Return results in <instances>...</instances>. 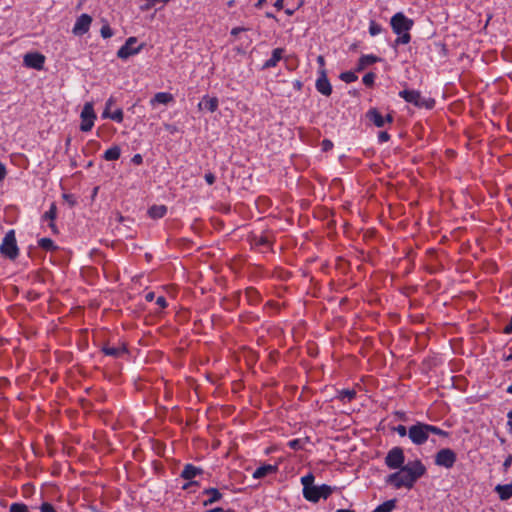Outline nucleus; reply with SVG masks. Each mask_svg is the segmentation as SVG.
<instances>
[{
    "label": "nucleus",
    "mask_w": 512,
    "mask_h": 512,
    "mask_svg": "<svg viewBox=\"0 0 512 512\" xmlns=\"http://www.w3.org/2000/svg\"><path fill=\"white\" fill-rule=\"evenodd\" d=\"M283 3H284V0H276V2L274 3V6H275V8L280 10L283 8Z\"/></svg>",
    "instance_id": "nucleus-52"
},
{
    "label": "nucleus",
    "mask_w": 512,
    "mask_h": 512,
    "mask_svg": "<svg viewBox=\"0 0 512 512\" xmlns=\"http://www.w3.org/2000/svg\"><path fill=\"white\" fill-rule=\"evenodd\" d=\"M318 74L319 76L316 80L317 91L324 96H330L332 93V86L327 78L326 70L319 69Z\"/></svg>",
    "instance_id": "nucleus-12"
},
{
    "label": "nucleus",
    "mask_w": 512,
    "mask_h": 512,
    "mask_svg": "<svg viewBox=\"0 0 512 512\" xmlns=\"http://www.w3.org/2000/svg\"><path fill=\"white\" fill-rule=\"evenodd\" d=\"M0 252L9 259H15L18 256L14 230H10L5 234L2 244L0 245Z\"/></svg>",
    "instance_id": "nucleus-4"
},
{
    "label": "nucleus",
    "mask_w": 512,
    "mask_h": 512,
    "mask_svg": "<svg viewBox=\"0 0 512 512\" xmlns=\"http://www.w3.org/2000/svg\"><path fill=\"white\" fill-rule=\"evenodd\" d=\"M427 429H428L429 435L432 433V434H437V435L442 436V437H447L448 436V432L438 428L437 426L427 424Z\"/></svg>",
    "instance_id": "nucleus-32"
},
{
    "label": "nucleus",
    "mask_w": 512,
    "mask_h": 512,
    "mask_svg": "<svg viewBox=\"0 0 512 512\" xmlns=\"http://www.w3.org/2000/svg\"><path fill=\"white\" fill-rule=\"evenodd\" d=\"M202 469L192 465L186 464L181 472V477L185 480H189L190 482L183 486V489H187L190 485L196 484V482L192 481L196 476L202 474Z\"/></svg>",
    "instance_id": "nucleus-14"
},
{
    "label": "nucleus",
    "mask_w": 512,
    "mask_h": 512,
    "mask_svg": "<svg viewBox=\"0 0 512 512\" xmlns=\"http://www.w3.org/2000/svg\"><path fill=\"white\" fill-rule=\"evenodd\" d=\"M396 507V500H388L377 506L372 512H391Z\"/></svg>",
    "instance_id": "nucleus-27"
},
{
    "label": "nucleus",
    "mask_w": 512,
    "mask_h": 512,
    "mask_svg": "<svg viewBox=\"0 0 512 512\" xmlns=\"http://www.w3.org/2000/svg\"><path fill=\"white\" fill-rule=\"evenodd\" d=\"M322 144H323L324 150H328L333 146L332 142L329 140H324Z\"/></svg>",
    "instance_id": "nucleus-51"
},
{
    "label": "nucleus",
    "mask_w": 512,
    "mask_h": 512,
    "mask_svg": "<svg viewBox=\"0 0 512 512\" xmlns=\"http://www.w3.org/2000/svg\"><path fill=\"white\" fill-rule=\"evenodd\" d=\"M40 512H56V510L50 503L45 502L40 506Z\"/></svg>",
    "instance_id": "nucleus-38"
},
{
    "label": "nucleus",
    "mask_w": 512,
    "mask_h": 512,
    "mask_svg": "<svg viewBox=\"0 0 512 512\" xmlns=\"http://www.w3.org/2000/svg\"><path fill=\"white\" fill-rule=\"evenodd\" d=\"M242 31H246V28H243V27H235L231 30V35L233 36H236L238 35L240 32Z\"/></svg>",
    "instance_id": "nucleus-48"
},
{
    "label": "nucleus",
    "mask_w": 512,
    "mask_h": 512,
    "mask_svg": "<svg viewBox=\"0 0 512 512\" xmlns=\"http://www.w3.org/2000/svg\"><path fill=\"white\" fill-rule=\"evenodd\" d=\"M356 395L354 390H342L339 394V397L343 401H351Z\"/></svg>",
    "instance_id": "nucleus-34"
},
{
    "label": "nucleus",
    "mask_w": 512,
    "mask_h": 512,
    "mask_svg": "<svg viewBox=\"0 0 512 512\" xmlns=\"http://www.w3.org/2000/svg\"><path fill=\"white\" fill-rule=\"evenodd\" d=\"M23 62L26 67L41 70L45 62V57L37 52L27 53L24 55Z\"/></svg>",
    "instance_id": "nucleus-13"
},
{
    "label": "nucleus",
    "mask_w": 512,
    "mask_h": 512,
    "mask_svg": "<svg viewBox=\"0 0 512 512\" xmlns=\"http://www.w3.org/2000/svg\"><path fill=\"white\" fill-rule=\"evenodd\" d=\"M333 492V488L323 484L321 486H313L307 490L305 499L311 502H317L320 498H328Z\"/></svg>",
    "instance_id": "nucleus-9"
},
{
    "label": "nucleus",
    "mask_w": 512,
    "mask_h": 512,
    "mask_svg": "<svg viewBox=\"0 0 512 512\" xmlns=\"http://www.w3.org/2000/svg\"><path fill=\"white\" fill-rule=\"evenodd\" d=\"M394 431H396L401 437L408 435V431L404 425H398L394 428Z\"/></svg>",
    "instance_id": "nucleus-39"
},
{
    "label": "nucleus",
    "mask_w": 512,
    "mask_h": 512,
    "mask_svg": "<svg viewBox=\"0 0 512 512\" xmlns=\"http://www.w3.org/2000/svg\"><path fill=\"white\" fill-rule=\"evenodd\" d=\"M399 96L406 102L412 103L417 107H425L431 109L434 106L433 100L423 98L421 93L417 90H402L399 92Z\"/></svg>",
    "instance_id": "nucleus-3"
},
{
    "label": "nucleus",
    "mask_w": 512,
    "mask_h": 512,
    "mask_svg": "<svg viewBox=\"0 0 512 512\" xmlns=\"http://www.w3.org/2000/svg\"><path fill=\"white\" fill-rule=\"evenodd\" d=\"M210 512H234V511H232V510L224 511L222 508L217 507V508L212 509Z\"/></svg>",
    "instance_id": "nucleus-54"
},
{
    "label": "nucleus",
    "mask_w": 512,
    "mask_h": 512,
    "mask_svg": "<svg viewBox=\"0 0 512 512\" xmlns=\"http://www.w3.org/2000/svg\"><path fill=\"white\" fill-rule=\"evenodd\" d=\"M136 43H137L136 37H129L126 40L125 44L118 50L117 56L120 59L126 60L130 56L138 54L141 51L143 45H139L136 47L135 46Z\"/></svg>",
    "instance_id": "nucleus-10"
},
{
    "label": "nucleus",
    "mask_w": 512,
    "mask_h": 512,
    "mask_svg": "<svg viewBox=\"0 0 512 512\" xmlns=\"http://www.w3.org/2000/svg\"><path fill=\"white\" fill-rule=\"evenodd\" d=\"M413 22L408 19L403 13H396L391 18V27L398 35L395 40L396 45L400 44H408L411 40V36L409 34V30L411 29Z\"/></svg>",
    "instance_id": "nucleus-2"
},
{
    "label": "nucleus",
    "mask_w": 512,
    "mask_h": 512,
    "mask_svg": "<svg viewBox=\"0 0 512 512\" xmlns=\"http://www.w3.org/2000/svg\"><path fill=\"white\" fill-rule=\"evenodd\" d=\"M286 13H287L288 15H292V14H293V11H291V10H287V11H286Z\"/></svg>",
    "instance_id": "nucleus-59"
},
{
    "label": "nucleus",
    "mask_w": 512,
    "mask_h": 512,
    "mask_svg": "<svg viewBox=\"0 0 512 512\" xmlns=\"http://www.w3.org/2000/svg\"><path fill=\"white\" fill-rule=\"evenodd\" d=\"M378 61H380V58L375 55H372V54L363 55L359 58L356 70L362 71L365 68H367L368 66H370Z\"/></svg>",
    "instance_id": "nucleus-20"
},
{
    "label": "nucleus",
    "mask_w": 512,
    "mask_h": 512,
    "mask_svg": "<svg viewBox=\"0 0 512 512\" xmlns=\"http://www.w3.org/2000/svg\"><path fill=\"white\" fill-rule=\"evenodd\" d=\"M511 462H512V457L507 458L504 462V467L508 468L511 465Z\"/></svg>",
    "instance_id": "nucleus-55"
},
{
    "label": "nucleus",
    "mask_w": 512,
    "mask_h": 512,
    "mask_svg": "<svg viewBox=\"0 0 512 512\" xmlns=\"http://www.w3.org/2000/svg\"><path fill=\"white\" fill-rule=\"evenodd\" d=\"M91 23L92 17L88 14H82L76 19L72 31L75 35L82 36L89 31Z\"/></svg>",
    "instance_id": "nucleus-11"
},
{
    "label": "nucleus",
    "mask_w": 512,
    "mask_h": 512,
    "mask_svg": "<svg viewBox=\"0 0 512 512\" xmlns=\"http://www.w3.org/2000/svg\"><path fill=\"white\" fill-rule=\"evenodd\" d=\"M285 50L283 48H276L272 51L271 58L266 60L262 66V69H270L277 66L282 60Z\"/></svg>",
    "instance_id": "nucleus-17"
},
{
    "label": "nucleus",
    "mask_w": 512,
    "mask_h": 512,
    "mask_svg": "<svg viewBox=\"0 0 512 512\" xmlns=\"http://www.w3.org/2000/svg\"><path fill=\"white\" fill-rule=\"evenodd\" d=\"M155 297V294L153 292H149L146 294V300L147 301H152Z\"/></svg>",
    "instance_id": "nucleus-53"
},
{
    "label": "nucleus",
    "mask_w": 512,
    "mask_h": 512,
    "mask_svg": "<svg viewBox=\"0 0 512 512\" xmlns=\"http://www.w3.org/2000/svg\"><path fill=\"white\" fill-rule=\"evenodd\" d=\"M204 495H207L209 498L204 501V506L212 505L213 503L219 501L222 498V494L216 488H208L203 491Z\"/></svg>",
    "instance_id": "nucleus-21"
},
{
    "label": "nucleus",
    "mask_w": 512,
    "mask_h": 512,
    "mask_svg": "<svg viewBox=\"0 0 512 512\" xmlns=\"http://www.w3.org/2000/svg\"><path fill=\"white\" fill-rule=\"evenodd\" d=\"M265 2H266V0H258L257 3L255 4V6L257 8H261Z\"/></svg>",
    "instance_id": "nucleus-56"
},
{
    "label": "nucleus",
    "mask_w": 512,
    "mask_h": 512,
    "mask_svg": "<svg viewBox=\"0 0 512 512\" xmlns=\"http://www.w3.org/2000/svg\"><path fill=\"white\" fill-rule=\"evenodd\" d=\"M382 31V27L380 24L376 23L375 21H371L370 22V25H369V33L372 35V36H376L378 34H380Z\"/></svg>",
    "instance_id": "nucleus-35"
},
{
    "label": "nucleus",
    "mask_w": 512,
    "mask_h": 512,
    "mask_svg": "<svg viewBox=\"0 0 512 512\" xmlns=\"http://www.w3.org/2000/svg\"><path fill=\"white\" fill-rule=\"evenodd\" d=\"M102 117L110 118V119L116 121L117 123H121L123 121L124 114H123L122 109L118 108L114 112L103 111Z\"/></svg>",
    "instance_id": "nucleus-25"
},
{
    "label": "nucleus",
    "mask_w": 512,
    "mask_h": 512,
    "mask_svg": "<svg viewBox=\"0 0 512 512\" xmlns=\"http://www.w3.org/2000/svg\"><path fill=\"white\" fill-rule=\"evenodd\" d=\"M158 2H162L164 4L168 3L169 0H146V6L147 8H151L155 6Z\"/></svg>",
    "instance_id": "nucleus-41"
},
{
    "label": "nucleus",
    "mask_w": 512,
    "mask_h": 512,
    "mask_svg": "<svg viewBox=\"0 0 512 512\" xmlns=\"http://www.w3.org/2000/svg\"><path fill=\"white\" fill-rule=\"evenodd\" d=\"M303 3H304V0H301V1H300V5H302Z\"/></svg>",
    "instance_id": "nucleus-60"
},
{
    "label": "nucleus",
    "mask_w": 512,
    "mask_h": 512,
    "mask_svg": "<svg viewBox=\"0 0 512 512\" xmlns=\"http://www.w3.org/2000/svg\"><path fill=\"white\" fill-rule=\"evenodd\" d=\"M100 33L101 36L105 39L113 36V31L107 23L101 27Z\"/></svg>",
    "instance_id": "nucleus-36"
},
{
    "label": "nucleus",
    "mask_w": 512,
    "mask_h": 512,
    "mask_svg": "<svg viewBox=\"0 0 512 512\" xmlns=\"http://www.w3.org/2000/svg\"><path fill=\"white\" fill-rule=\"evenodd\" d=\"M288 446L291 449L298 450L301 448V441L299 439H294L288 442Z\"/></svg>",
    "instance_id": "nucleus-40"
},
{
    "label": "nucleus",
    "mask_w": 512,
    "mask_h": 512,
    "mask_svg": "<svg viewBox=\"0 0 512 512\" xmlns=\"http://www.w3.org/2000/svg\"><path fill=\"white\" fill-rule=\"evenodd\" d=\"M375 78H376V75L372 72H369L364 75L362 80L366 86H372L374 84Z\"/></svg>",
    "instance_id": "nucleus-37"
},
{
    "label": "nucleus",
    "mask_w": 512,
    "mask_h": 512,
    "mask_svg": "<svg viewBox=\"0 0 512 512\" xmlns=\"http://www.w3.org/2000/svg\"><path fill=\"white\" fill-rule=\"evenodd\" d=\"M277 466L276 465H271V464H265V465H262L260 467H258L254 472H253V478L255 479H261V478H264L268 475H271V474H274L277 472Z\"/></svg>",
    "instance_id": "nucleus-18"
},
{
    "label": "nucleus",
    "mask_w": 512,
    "mask_h": 512,
    "mask_svg": "<svg viewBox=\"0 0 512 512\" xmlns=\"http://www.w3.org/2000/svg\"><path fill=\"white\" fill-rule=\"evenodd\" d=\"M167 213V207L164 205H154L148 210V214L153 219H160Z\"/></svg>",
    "instance_id": "nucleus-24"
},
{
    "label": "nucleus",
    "mask_w": 512,
    "mask_h": 512,
    "mask_svg": "<svg viewBox=\"0 0 512 512\" xmlns=\"http://www.w3.org/2000/svg\"><path fill=\"white\" fill-rule=\"evenodd\" d=\"M317 62H318V64H319V66H320V69H324V66H325V59H324V57H323L322 55H319V56L317 57Z\"/></svg>",
    "instance_id": "nucleus-49"
},
{
    "label": "nucleus",
    "mask_w": 512,
    "mask_h": 512,
    "mask_svg": "<svg viewBox=\"0 0 512 512\" xmlns=\"http://www.w3.org/2000/svg\"><path fill=\"white\" fill-rule=\"evenodd\" d=\"M174 100L173 95L167 92H158L154 95V97L150 100V104L152 107H155L157 104H168Z\"/></svg>",
    "instance_id": "nucleus-19"
},
{
    "label": "nucleus",
    "mask_w": 512,
    "mask_h": 512,
    "mask_svg": "<svg viewBox=\"0 0 512 512\" xmlns=\"http://www.w3.org/2000/svg\"><path fill=\"white\" fill-rule=\"evenodd\" d=\"M313 482H314V476L313 474L309 473L305 476H303L301 478V483L303 485V496L305 497V495L307 494V490H309V488L313 487Z\"/></svg>",
    "instance_id": "nucleus-28"
},
{
    "label": "nucleus",
    "mask_w": 512,
    "mask_h": 512,
    "mask_svg": "<svg viewBox=\"0 0 512 512\" xmlns=\"http://www.w3.org/2000/svg\"><path fill=\"white\" fill-rule=\"evenodd\" d=\"M103 352L106 355L118 357L125 352L124 347H104Z\"/></svg>",
    "instance_id": "nucleus-29"
},
{
    "label": "nucleus",
    "mask_w": 512,
    "mask_h": 512,
    "mask_svg": "<svg viewBox=\"0 0 512 512\" xmlns=\"http://www.w3.org/2000/svg\"><path fill=\"white\" fill-rule=\"evenodd\" d=\"M56 211H57V208H56V205L55 203H52L50 205V208L49 210H47L44 215L42 216L43 220L44 221H47L49 220L50 221V224L49 226L54 230L55 228V224L53 223V220L56 218Z\"/></svg>",
    "instance_id": "nucleus-26"
},
{
    "label": "nucleus",
    "mask_w": 512,
    "mask_h": 512,
    "mask_svg": "<svg viewBox=\"0 0 512 512\" xmlns=\"http://www.w3.org/2000/svg\"><path fill=\"white\" fill-rule=\"evenodd\" d=\"M378 137L381 143L389 140V134L387 132H380Z\"/></svg>",
    "instance_id": "nucleus-47"
},
{
    "label": "nucleus",
    "mask_w": 512,
    "mask_h": 512,
    "mask_svg": "<svg viewBox=\"0 0 512 512\" xmlns=\"http://www.w3.org/2000/svg\"><path fill=\"white\" fill-rule=\"evenodd\" d=\"M9 512H29L27 505L23 503H12Z\"/></svg>",
    "instance_id": "nucleus-33"
},
{
    "label": "nucleus",
    "mask_w": 512,
    "mask_h": 512,
    "mask_svg": "<svg viewBox=\"0 0 512 512\" xmlns=\"http://www.w3.org/2000/svg\"><path fill=\"white\" fill-rule=\"evenodd\" d=\"M6 175H7L6 167L2 162H0V182L5 179Z\"/></svg>",
    "instance_id": "nucleus-44"
},
{
    "label": "nucleus",
    "mask_w": 512,
    "mask_h": 512,
    "mask_svg": "<svg viewBox=\"0 0 512 512\" xmlns=\"http://www.w3.org/2000/svg\"><path fill=\"white\" fill-rule=\"evenodd\" d=\"M507 392H508L509 394H512V384L508 386V388H507Z\"/></svg>",
    "instance_id": "nucleus-58"
},
{
    "label": "nucleus",
    "mask_w": 512,
    "mask_h": 512,
    "mask_svg": "<svg viewBox=\"0 0 512 512\" xmlns=\"http://www.w3.org/2000/svg\"><path fill=\"white\" fill-rule=\"evenodd\" d=\"M114 103H115V99H114L113 97H110V98L106 101L104 111H109V112H111V108H112V106L114 105Z\"/></svg>",
    "instance_id": "nucleus-43"
},
{
    "label": "nucleus",
    "mask_w": 512,
    "mask_h": 512,
    "mask_svg": "<svg viewBox=\"0 0 512 512\" xmlns=\"http://www.w3.org/2000/svg\"><path fill=\"white\" fill-rule=\"evenodd\" d=\"M495 491L501 500H508L512 497V482L505 485H497Z\"/></svg>",
    "instance_id": "nucleus-22"
},
{
    "label": "nucleus",
    "mask_w": 512,
    "mask_h": 512,
    "mask_svg": "<svg viewBox=\"0 0 512 512\" xmlns=\"http://www.w3.org/2000/svg\"><path fill=\"white\" fill-rule=\"evenodd\" d=\"M132 163H134L135 165H141L143 163V158L140 154H135L133 157H132Z\"/></svg>",
    "instance_id": "nucleus-45"
},
{
    "label": "nucleus",
    "mask_w": 512,
    "mask_h": 512,
    "mask_svg": "<svg viewBox=\"0 0 512 512\" xmlns=\"http://www.w3.org/2000/svg\"><path fill=\"white\" fill-rule=\"evenodd\" d=\"M156 304L160 307V308H165L167 306V301L165 299V297L163 296H159L157 299H156Z\"/></svg>",
    "instance_id": "nucleus-42"
},
{
    "label": "nucleus",
    "mask_w": 512,
    "mask_h": 512,
    "mask_svg": "<svg viewBox=\"0 0 512 512\" xmlns=\"http://www.w3.org/2000/svg\"><path fill=\"white\" fill-rule=\"evenodd\" d=\"M205 180L209 185H212L215 182V176L212 173L205 174Z\"/></svg>",
    "instance_id": "nucleus-46"
},
{
    "label": "nucleus",
    "mask_w": 512,
    "mask_h": 512,
    "mask_svg": "<svg viewBox=\"0 0 512 512\" xmlns=\"http://www.w3.org/2000/svg\"><path fill=\"white\" fill-rule=\"evenodd\" d=\"M507 418V426L509 427V430L512 431V410L508 412Z\"/></svg>",
    "instance_id": "nucleus-50"
},
{
    "label": "nucleus",
    "mask_w": 512,
    "mask_h": 512,
    "mask_svg": "<svg viewBox=\"0 0 512 512\" xmlns=\"http://www.w3.org/2000/svg\"><path fill=\"white\" fill-rule=\"evenodd\" d=\"M367 117L374 123L376 127H383L386 122H392V116L387 115L384 118L377 109H371L367 112Z\"/></svg>",
    "instance_id": "nucleus-15"
},
{
    "label": "nucleus",
    "mask_w": 512,
    "mask_h": 512,
    "mask_svg": "<svg viewBox=\"0 0 512 512\" xmlns=\"http://www.w3.org/2000/svg\"><path fill=\"white\" fill-rule=\"evenodd\" d=\"M38 245L39 247L47 251L56 249L54 242L50 238H41L38 241Z\"/></svg>",
    "instance_id": "nucleus-30"
},
{
    "label": "nucleus",
    "mask_w": 512,
    "mask_h": 512,
    "mask_svg": "<svg viewBox=\"0 0 512 512\" xmlns=\"http://www.w3.org/2000/svg\"><path fill=\"white\" fill-rule=\"evenodd\" d=\"M340 79L346 83H352L355 82L358 79V77L354 72L347 71L341 73Z\"/></svg>",
    "instance_id": "nucleus-31"
},
{
    "label": "nucleus",
    "mask_w": 512,
    "mask_h": 512,
    "mask_svg": "<svg viewBox=\"0 0 512 512\" xmlns=\"http://www.w3.org/2000/svg\"><path fill=\"white\" fill-rule=\"evenodd\" d=\"M405 455L403 449L400 447H394L387 453L385 457V464L390 469H399L404 465Z\"/></svg>",
    "instance_id": "nucleus-7"
},
{
    "label": "nucleus",
    "mask_w": 512,
    "mask_h": 512,
    "mask_svg": "<svg viewBox=\"0 0 512 512\" xmlns=\"http://www.w3.org/2000/svg\"><path fill=\"white\" fill-rule=\"evenodd\" d=\"M457 460L456 453L450 448H443L435 455V464L450 469L454 466Z\"/></svg>",
    "instance_id": "nucleus-8"
},
{
    "label": "nucleus",
    "mask_w": 512,
    "mask_h": 512,
    "mask_svg": "<svg viewBox=\"0 0 512 512\" xmlns=\"http://www.w3.org/2000/svg\"><path fill=\"white\" fill-rule=\"evenodd\" d=\"M219 101L217 97L204 96L198 104L200 110H207L211 113L218 109Z\"/></svg>",
    "instance_id": "nucleus-16"
},
{
    "label": "nucleus",
    "mask_w": 512,
    "mask_h": 512,
    "mask_svg": "<svg viewBox=\"0 0 512 512\" xmlns=\"http://www.w3.org/2000/svg\"><path fill=\"white\" fill-rule=\"evenodd\" d=\"M121 156V148L118 145H113L109 149H107L103 155V158L106 161H115L118 160Z\"/></svg>",
    "instance_id": "nucleus-23"
},
{
    "label": "nucleus",
    "mask_w": 512,
    "mask_h": 512,
    "mask_svg": "<svg viewBox=\"0 0 512 512\" xmlns=\"http://www.w3.org/2000/svg\"><path fill=\"white\" fill-rule=\"evenodd\" d=\"M80 118V130L83 132L90 131L93 128L94 121L96 119V114L94 112L93 104L91 102H87L84 104L80 114Z\"/></svg>",
    "instance_id": "nucleus-6"
},
{
    "label": "nucleus",
    "mask_w": 512,
    "mask_h": 512,
    "mask_svg": "<svg viewBox=\"0 0 512 512\" xmlns=\"http://www.w3.org/2000/svg\"><path fill=\"white\" fill-rule=\"evenodd\" d=\"M336 512H354V511L348 510V509H339Z\"/></svg>",
    "instance_id": "nucleus-57"
},
{
    "label": "nucleus",
    "mask_w": 512,
    "mask_h": 512,
    "mask_svg": "<svg viewBox=\"0 0 512 512\" xmlns=\"http://www.w3.org/2000/svg\"><path fill=\"white\" fill-rule=\"evenodd\" d=\"M408 436L414 444H424L429 438L427 424L418 422L412 425L408 430Z\"/></svg>",
    "instance_id": "nucleus-5"
},
{
    "label": "nucleus",
    "mask_w": 512,
    "mask_h": 512,
    "mask_svg": "<svg viewBox=\"0 0 512 512\" xmlns=\"http://www.w3.org/2000/svg\"><path fill=\"white\" fill-rule=\"evenodd\" d=\"M426 473V467L419 460L410 461L395 473L387 476L386 483L396 489H411L419 478Z\"/></svg>",
    "instance_id": "nucleus-1"
}]
</instances>
